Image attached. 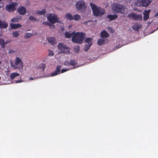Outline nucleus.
I'll list each match as a JSON object with an SVG mask.
<instances>
[{
  "label": "nucleus",
  "instance_id": "obj_1",
  "mask_svg": "<svg viewBox=\"0 0 158 158\" xmlns=\"http://www.w3.org/2000/svg\"><path fill=\"white\" fill-rule=\"evenodd\" d=\"M89 5L92 10L93 15L96 17H101L106 13V10L104 8L98 6L91 2Z\"/></svg>",
  "mask_w": 158,
  "mask_h": 158
},
{
  "label": "nucleus",
  "instance_id": "obj_2",
  "mask_svg": "<svg viewBox=\"0 0 158 158\" xmlns=\"http://www.w3.org/2000/svg\"><path fill=\"white\" fill-rule=\"evenodd\" d=\"M85 34L83 32H76L72 37V40L76 43L81 44L84 39Z\"/></svg>",
  "mask_w": 158,
  "mask_h": 158
},
{
  "label": "nucleus",
  "instance_id": "obj_3",
  "mask_svg": "<svg viewBox=\"0 0 158 158\" xmlns=\"http://www.w3.org/2000/svg\"><path fill=\"white\" fill-rule=\"evenodd\" d=\"M15 69H18L19 70H23V64L22 60L19 57H16L14 64L11 65Z\"/></svg>",
  "mask_w": 158,
  "mask_h": 158
},
{
  "label": "nucleus",
  "instance_id": "obj_4",
  "mask_svg": "<svg viewBox=\"0 0 158 158\" xmlns=\"http://www.w3.org/2000/svg\"><path fill=\"white\" fill-rule=\"evenodd\" d=\"M76 6L77 10H81V12H83L84 13L87 8V6L85 5V2L82 0L77 2L76 4Z\"/></svg>",
  "mask_w": 158,
  "mask_h": 158
},
{
  "label": "nucleus",
  "instance_id": "obj_5",
  "mask_svg": "<svg viewBox=\"0 0 158 158\" xmlns=\"http://www.w3.org/2000/svg\"><path fill=\"white\" fill-rule=\"evenodd\" d=\"M112 9L113 11L115 13H120L121 14H123L125 12L124 7L123 6L117 3L114 5Z\"/></svg>",
  "mask_w": 158,
  "mask_h": 158
},
{
  "label": "nucleus",
  "instance_id": "obj_6",
  "mask_svg": "<svg viewBox=\"0 0 158 158\" xmlns=\"http://www.w3.org/2000/svg\"><path fill=\"white\" fill-rule=\"evenodd\" d=\"M58 48L60 50L62 53H65L66 54H69L70 51L69 48L66 44L63 43H60L58 46Z\"/></svg>",
  "mask_w": 158,
  "mask_h": 158
},
{
  "label": "nucleus",
  "instance_id": "obj_7",
  "mask_svg": "<svg viewBox=\"0 0 158 158\" xmlns=\"http://www.w3.org/2000/svg\"><path fill=\"white\" fill-rule=\"evenodd\" d=\"M61 66L60 65H58L56 70L50 74V76H53L57 75L60 74L61 73H63L69 70V69H62L61 70L60 72V69Z\"/></svg>",
  "mask_w": 158,
  "mask_h": 158
},
{
  "label": "nucleus",
  "instance_id": "obj_8",
  "mask_svg": "<svg viewBox=\"0 0 158 158\" xmlns=\"http://www.w3.org/2000/svg\"><path fill=\"white\" fill-rule=\"evenodd\" d=\"M127 17L129 19L132 18L135 21L141 20L142 19V15H137L135 13H131L128 15Z\"/></svg>",
  "mask_w": 158,
  "mask_h": 158
},
{
  "label": "nucleus",
  "instance_id": "obj_9",
  "mask_svg": "<svg viewBox=\"0 0 158 158\" xmlns=\"http://www.w3.org/2000/svg\"><path fill=\"white\" fill-rule=\"evenodd\" d=\"M18 5L16 2H13L10 4L6 5V10L9 12H12L15 10L16 6Z\"/></svg>",
  "mask_w": 158,
  "mask_h": 158
},
{
  "label": "nucleus",
  "instance_id": "obj_10",
  "mask_svg": "<svg viewBox=\"0 0 158 158\" xmlns=\"http://www.w3.org/2000/svg\"><path fill=\"white\" fill-rule=\"evenodd\" d=\"M47 19L50 23L53 24L59 22V21L57 18V16L53 14H50L48 16Z\"/></svg>",
  "mask_w": 158,
  "mask_h": 158
},
{
  "label": "nucleus",
  "instance_id": "obj_11",
  "mask_svg": "<svg viewBox=\"0 0 158 158\" xmlns=\"http://www.w3.org/2000/svg\"><path fill=\"white\" fill-rule=\"evenodd\" d=\"M152 2L151 0H142L139 2V5L143 7H147Z\"/></svg>",
  "mask_w": 158,
  "mask_h": 158
},
{
  "label": "nucleus",
  "instance_id": "obj_12",
  "mask_svg": "<svg viewBox=\"0 0 158 158\" xmlns=\"http://www.w3.org/2000/svg\"><path fill=\"white\" fill-rule=\"evenodd\" d=\"M17 11L21 15H25L27 11L26 8L23 6L19 7L17 9Z\"/></svg>",
  "mask_w": 158,
  "mask_h": 158
},
{
  "label": "nucleus",
  "instance_id": "obj_13",
  "mask_svg": "<svg viewBox=\"0 0 158 158\" xmlns=\"http://www.w3.org/2000/svg\"><path fill=\"white\" fill-rule=\"evenodd\" d=\"M151 10H145L143 13V20L144 21H146L149 18V14Z\"/></svg>",
  "mask_w": 158,
  "mask_h": 158
},
{
  "label": "nucleus",
  "instance_id": "obj_14",
  "mask_svg": "<svg viewBox=\"0 0 158 158\" xmlns=\"http://www.w3.org/2000/svg\"><path fill=\"white\" fill-rule=\"evenodd\" d=\"M8 26V24L5 21H2L0 19V28L5 29L7 28Z\"/></svg>",
  "mask_w": 158,
  "mask_h": 158
},
{
  "label": "nucleus",
  "instance_id": "obj_15",
  "mask_svg": "<svg viewBox=\"0 0 158 158\" xmlns=\"http://www.w3.org/2000/svg\"><path fill=\"white\" fill-rule=\"evenodd\" d=\"M118 15H107L106 18L107 19H109L110 21H111L114 20V19H116L118 18Z\"/></svg>",
  "mask_w": 158,
  "mask_h": 158
},
{
  "label": "nucleus",
  "instance_id": "obj_16",
  "mask_svg": "<svg viewBox=\"0 0 158 158\" xmlns=\"http://www.w3.org/2000/svg\"><path fill=\"white\" fill-rule=\"evenodd\" d=\"M101 37L102 38H107L110 35L105 30H103L100 33Z\"/></svg>",
  "mask_w": 158,
  "mask_h": 158
},
{
  "label": "nucleus",
  "instance_id": "obj_17",
  "mask_svg": "<svg viewBox=\"0 0 158 158\" xmlns=\"http://www.w3.org/2000/svg\"><path fill=\"white\" fill-rule=\"evenodd\" d=\"M75 34V32H71V31H66L64 35L66 38H70L73 35Z\"/></svg>",
  "mask_w": 158,
  "mask_h": 158
},
{
  "label": "nucleus",
  "instance_id": "obj_18",
  "mask_svg": "<svg viewBox=\"0 0 158 158\" xmlns=\"http://www.w3.org/2000/svg\"><path fill=\"white\" fill-rule=\"evenodd\" d=\"M10 26L11 29H16L22 27V25L19 23L10 24Z\"/></svg>",
  "mask_w": 158,
  "mask_h": 158
},
{
  "label": "nucleus",
  "instance_id": "obj_19",
  "mask_svg": "<svg viewBox=\"0 0 158 158\" xmlns=\"http://www.w3.org/2000/svg\"><path fill=\"white\" fill-rule=\"evenodd\" d=\"M65 18L68 20L70 21L73 20V16L70 13H66L65 15Z\"/></svg>",
  "mask_w": 158,
  "mask_h": 158
},
{
  "label": "nucleus",
  "instance_id": "obj_20",
  "mask_svg": "<svg viewBox=\"0 0 158 158\" xmlns=\"http://www.w3.org/2000/svg\"><path fill=\"white\" fill-rule=\"evenodd\" d=\"M141 27V25L138 23H135L132 27V28L135 31H137Z\"/></svg>",
  "mask_w": 158,
  "mask_h": 158
},
{
  "label": "nucleus",
  "instance_id": "obj_21",
  "mask_svg": "<svg viewBox=\"0 0 158 158\" xmlns=\"http://www.w3.org/2000/svg\"><path fill=\"white\" fill-rule=\"evenodd\" d=\"M20 75V74L17 73H11L10 75V79H13L15 78V77L18 76Z\"/></svg>",
  "mask_w": 158,
  "mask_h": 158
},
{
  "label": "nucleus",
  "instance_id": "obj_22",
  "mask_svg": "<svg viewBox=\"0 0 158 158\" xmlns=\"http://www.w3.org/2000/svg\"><path fill=\"white\" fill-rule=\"evenodd\" d=\"M81 16L78 14H76L73 16V20L76 21H78L81 19Z\"/></svg>",
  "mask_w": 158,
  "mask_h": 158
},
{
  "label": "nucleus",
  "instance_id": "obj_23",
  "mask_svg": "<svg viewBox=\"0 0 158 158\" xmlns=\"http://www.w3.org/2000/svg\"><path fill=\"white\" fill-rule=\"evenodd\" d=\"M46 10L45 9H44L42 11H37L35 13H34L33 14H38L40 15H44L46 13Z\"/></svg>",
  "mask_w": 158,
  "mask_h": 158
},
{
  "label": "nucleus",
  "instance_id": "obj_24",
  "mask_svg": "<svg viewBox=\"0 0 158 158\" xmlns=\"http://www.w3.org/2000/svg\"><path fill=\"white\" fill-rule=\"evenodd\" d=\"M92 40L93 39L92 38H87L85 39V42L86 43H87L88 44L92 45Z\"/></svg>",
  "mask_w": 158,
  "mask_h": 158
},
{
  "label": "nucleus",
  "instance_id": "obj_25",
  "mask_svg": "<svg viewBox=\"0 0 158 158\" xmlns=\"http://www.w3.org/2000/svg\"><path fill=\"white\" fill-rule=\"evenodd\" d=\"M7 44V43H5L4 40L3 39L0 38V45L2 48H4L5 45Z\"/></svg>",
  "mask_w": 158,
  "mask_h": 158
},
{
  "label": "nucleus",
  "instance_id": "obj_26",
  "mask_svg": "<svg viewBox=\"0 0 158 158\" xmlns=\"http://www.w3.org/2000/svg\"><path fill=\"white\" fill-rule=\"evenodd\" d=\"M69 63L70 65L74 66L77 64V63L75 60L71 59Z\"/></svg>",
  "mask_w": 158,
  "mask_h": 158
},
{
  "label": "nucleus",
  "instance_id": "obj_27",
  "mask_svg": "<svg viewBox=\"0 0 158 158\" xmlns=\"http://www.w3.org/2000/svg\"><path fill=\"white\" fill-rule=\"evenodd\" d=\"M105 41V39H103V38L102 39H99L97 41V43L100 46L104 43Z\"/></svg>",
  "mask_w": 158,
  "mask_h": 158
},
{
  "label": "nucleus",
  "instance_id": "obj_28",
  "mask_svg": "<svg viewBox=\"0 0 158 158\" xmlns=\"http://www.w3.org/2000/svg\"><path fill=\"white\" fill-rule=\"evenodd\" d=\"M48 40V42L52 45H54L55 44V39L54 37L49 38Z\"/></svg>",
  "mask_w": 158,
  "mask_h": 158
},
{
  "label": "nucleus",
  "instance_id": "obj_29",
  "mask_svg": "<svg viewBox=\"0 0 158 158\" xmlns=\"http://www.w3.org/2000/svg\"><path fill=\"white\" fill-rule=\"evenodd\" d=\"M92 45L88 44H85L84 47V51L85 52L87 51Z\"/></svg>",
  "mask_w": 158,
  "mask_h": 158
},
{
  "label": "nucleus",
  "instance_id": "obj_30",
  "mask_svg": "<svg viewBox=\"0 0 158 158\" xmlns=\"http://www.w3.org/2000/svg\"><path fill=\"white\" fill-rule=\"evenodd\" d=\"M13 37L15 38H17L19 35V32L18 31H15L13 32L12 33Z\"/></svg>",
  "mask_w": 158,
  "mask_h": 158
},
{
  "label": "nucleus",
  "instance_id": "obj_31",
  "mask_svg": "<svg viewBox=\"0 0 158 158\" xmlns=\"http://www.w3.org/2000/svg\"><path fill=\"white\" fill-rule=\"evenodd\" d=\"M33 35V34L32 33H26L25 34V37L27 39H28L30 38Z\"/></svg>",
  "mask_w": 158,
  "mask_h": 158
},
{
  "label": "nucleus",
  "instance_id": "obj_32",
  "mask_svg": "<svg viewBox=\"0 0 158 158\" xmlns=\"http://www.w3.org/2000/svg\"><path fill=\"white\" fill-rule=\"evenodd\" d=\"M74 50L75 53H78L80 50V48L79 46H77L76 47H75L74 48Z\"/></svg>",
  "mask_w": 158,
  "mask_h": 158
},
{
  "label": "nucleus",
  "instance_id": "obj_33",
  "mask_svg": "<svg viewBox=\"0 0 158 158\" xmlns=\"http://www.w3.org/2000/svg\"><path fill=\"white\" fill-rule=\"evenodd\" d=\"M29 19L31 21H38V20L36 19L33 16H30L29 17Z\"/></svg>",
  "mask_w": 158,
  "mask_h": 158
},
{
  "label": "nucleus",
  "instance_id": "obj_34",
  "mask_svg": "<svg viewBox=\"0 0 158 158\" xmlns=\"http://www.w3.org/2000/svg\"><path fill=\"white\" fill-rule=\"evenodd\" d=\"M11 21L14 22H18L19 21V19L17 18H13L11 19Z\"/></svg>",
  "mask_w": 158,
  "mask_h": 158
},
{
  "label": "nucleus",
  "instance_id": "obj_35",
  "mask_svg": "<svg viewBox=\"0 0 158 158\" xmlns=\"http://www.w3.org/2000/svg\"><path fill=\"white\" fill-rule=\"evenodd\" d=\"M107 29L111 33H113L114 32V30L112 27H108Z\"/></svg>",
  "mask_w": 158,
  "mask_h": 158
},
{
  "label": "nucleus",
  "instance_id": "obj_36",
  "mask_svg": "<svg viewBox=\"0 0 158 158\" xmlns=\"http://www.w3.org/2000/svg\"><path fill=\"white\" fill-rule=\"evenodd\" d=\"M45 67H46V66H45V64H44V63H42L41 64L40 67H41V68H42L43 71H44V70L45 69Z\"/></svg>",
  "mask_w": 158,
  "mask_h": 158
},
{
  "label": "nucleus",
  "instance_id": "obj_37",
  "mask_svg": "<svg viewBox=\"0 0 158 158\" xmlns=\"http://www.w3.org/2000/svg\"><path fill=\"white\" fill-rule=\"evenodd\" d=\"M49 53L48 54V56H53V55H54V53L53 51H52L51 50H49Z\"/></svg>",
  "mask_w": 158,
  "mask_h": 158
},
{
  "label": "nucleus",
  "instance_id": "obj_38",
  "mask_svg": "<svg viewBox=\"0 0 158 158\" xmlns=\"http://www.w3.org/2000/svg\"><path fill=\"white\" fill-rule=\"evenodd\" d=\"M42 24L44 25L48 26V25L49 24V23L48 22L45 21L43 22Z\"/></svg>",
  "mask_w": 158,
  "mask_h": 158
},
{
  "label": "nucleus",
  "instance_id": "obj_39",
  "mask_svg": "<svg viewBox=\"0 0 158 158\" xmlns=\"http://www.w3.org/2000/svg\"><path fill=\"white\" fill-rule=\"evenodd\" d=\"M90 22V21H86L85 22H84L83 23V24H84V25H85V26H86L87 25V23L88 22Z\"/></svg>",
  "mask_w": 158,
  "mask_h": 158
},
{
  "label": "nucleus",
  "instance_id": "obj_40",
  "mask_svg": "<svg viewBox=\"0 0 158 158\" xmlns=\"http://www.w3.org/2000/svg\"><path fill=\"white\" fill-rule=\"evenodd\" d=\"M15 81L16 83H20L22 81L19 80L18 81Z\"/></svg>",
  "mask_w": 158,
  "mask_h": 158
},
{
  "label": "nucleus",
  "instance_id": "obj_41",
  "mask_svg": "<svg viewBox=\"0 0 158 158\" xmlns=\"http://www.w3.org/2000/svg\"><path fill=\"white\" fill-rule=\"evenodd\" d=\"M157 16H158V12H157L155 15V17H156Z\"/></svg>",
  "mask_w": 158,
  "mask_h": 158
},
{
  "label": "nucleus",
  "instance_id": "obj_42",
  "mask_svg": "<svg viewBox=\"0 0 158 158\" xmlns=\"http://www.w3.org/2000/svg\"><path fill=\"white\" fill-rule=\"evenodd\" d=\"M49 27H51L52 26V25L49 23V24L48 25Z\"/></svg>",
  "mask_w": 158,
  "mask_h": 158
},
{
  "label": "nucleus",
  "instance_id": "obj_43",
  "mask_svg": "<svg viewBox=\"0 0 158 158\" xmlns=\"http://www.w3.org/2000/svg\"><path fill=\"white\" fill-rule=\"evenodd\" d=\"M29 79L30 80H33L34 79L33 77H31L29 78Z\"/></svg>",
  "mask_w": 158,
  "mask_h": 158
},
{
  "label": "nucleus",
  "instance_id": "obj_44",
  "mask_svg": "<svg viewBox=\"0 0 158 158\" xmlns=\"http://www.w3.org/2000/svg\"><path fill=\"white\" fill-rule=\"evenodd\" d=\"M1 63H2V62H1V61L0 60V64H1Z\"/></svg>",
  "mask_w": 158,
  "mask_h": 158
},
{
  "label": "nucleus",
  "instance_id": "obj_45",
  "mask_svg": "<svg viewBox=\"0 0 158 158\" xmlns=\"http://www.w3.org/2000/svg\"><path fill=\"white\" fill-rule=\"evenodd\" d=\"M53 28H55V26L54 25L53 26Z\"/></svg>",
  "mask_w": 158,
  "mask_h": 158
},
{
  "label": "nucleus",
  "instance_id": "obj_46",
  "mask_svg": "<svg viewBox=\"0 0 158 158\" xmlns=\"http://www.w3.org/2000/svg\"><path fill=\"white\" fill-rule=\"evenodd\" d=\"M66 65H68V66H69V65L68 64H66Z\"/></svg>",
  "mask_w": 158,
  "mask_h": 158
},
{
  "label": "nucleus",
  "instance_id": "obj_47",
  "mask_svg": "<svg viewBox=\"0 0 158 158\" xmlns=\"http://www.w3.org/2000/svg\"><path fill=\"white\" fill-rule=\"evenodd\" d=\"M6 43H8L9 42H6Z\"/></svg>",
  "mask_w": 158,
  "mask_h": 158
},
{
  "label": "nucleus",
  "instance_id": "obj_48",
  "mask_svg": "<svg viewBox=\"0 0 158 158\" xmlns=\"http://www.w3.org/2000/svg\"><path fill=\"white\" fill-rule=\"evenodd\" d=\"M1 77H0V80L1 79Z\"/></svg>",
  "mask_w": 158,
  "mask_h": 158
},
{
  "label": "nucleus",
  "instance_id": "obj_49",
  "mask_svg": "<svg viewBox=\"0 0 158 158\" xmlns=\"http://www.w3.org/2000/svg\"><path fill=\"white\" fill-rule=\"evenodd\" d=\"M75 67H74V68H73V69H75Z\"/></svg>",
  "mask_w": 158,
  "mask_h": 158
},
{
  "label": "nucleus",
  "instance_id": "obj_50",
  "mask_svg": "<svg viewBox=\"0 0 158 158\" xmlns=\"http://www.w3.org/2000/svg\"><path fill=\"white\" fill-rule=\"evenodd\" d=\"M2 0H0V1H2Z\"/></svg>",
  "mask_w": 158,
  "mask_h": 158
},
{
  "label": "nucleus",
  "instance_id": "obj_51",
  "mask_svg": "<svg viewBox=\"0 0 158 158\" xmlns=\"http://www.w3.org/2000/svg\"><path fill=\"white\" fill-rule=\"evenodd\" d=\"M157 29H158V27H157Z\"/></svg>",
  "mask_w": 158,
  "mask_h": 158
}]
</instances>
